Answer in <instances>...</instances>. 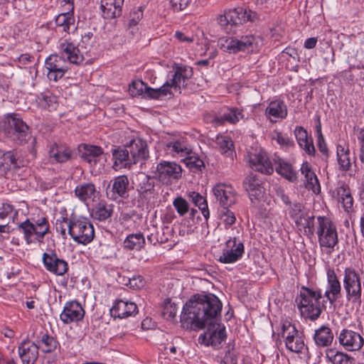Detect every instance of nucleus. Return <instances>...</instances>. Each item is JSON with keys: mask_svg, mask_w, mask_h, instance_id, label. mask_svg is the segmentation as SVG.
I'll list each match as a JSON object with an SVG mask.
<instances>
[{"mask_svg": "<svg viewBox=\"0 0 364 364\" xmlns=\"http://www.w3.org/2000/svg\"><path fill=\"white\" fill-rule=\"evenodd\" d=\"M193 75L192 68L183 65L173 67V73L168 75L165 83L159 88L149 87L141 80L132 82L129 86V92L133 96L146 94L151 99H159L176 92L181 93V89L186 87L187 82Z\"/></svg>", "mask_w": 364, "mask_h": 364, "instance_id": "nucleus-1", "label": "nucleus"}, {"mask_svg": "<svg viewBox=\"0 0 364 364\" xmlns=\"http://www.w3.org/2000/svg\"><path fill=\"white\" fill-rule=\"evenodd\" d=\"M223 304L213 294H194L186 303L182 318L190 324L203 328L206 321L220 314Z\"/></svg>", "mask_w": 364, "mask_h": 364, "instance_id": "nucleus-2", "label": "nucleus"}, {"mask_svg": "<svg viewBox=\"0 0 364 364\" xmlns=\"http://www.w3.org/2000/svg\"><path fill=\"white\" fill-rule=\"evenodd\" d=\"M18 230L23 234L26 245L42 243L50 232V223L48 217L42 213L21 223Z\"/></svg>", "mask_w": 364, "mask_h": 364, "instance_id": "nucleus-3", "label": "nucleus"}, {"mask_svg": "<svg viewBox=\"0 0 364 364\" xmlns=\"http://www.w3.org/2000/svg\"><path fill=\"white\" fill-rule=\"evenodd\" d=\"M262 44V39L252 34L236 37H223L218 41L220 49L229 54H237L240 52L256 53Z\"/></svg>", "mask_w": 364, "mask_h": 364, "instance_id": "nucleus-4", "label": "nucleus"}, {"mask_svg": "<svg viewBox=\"0 0 364 364\" xmlns=\"http://www.w3.org/2000/svg\"><path fill=\"white\" fill-rule=\"evenodd\" d=\"M0 133L18 144H23L29 139L28 125L16 114H8L0 120Z\"/></svg>", "mask_w": 364, "mask_h": 364, "instance_id": "nucleus-5", "label": "nucleus"}, {"mask_svg": "<svg viewBox=\"0 0 364 364\" xmlns=\"http://www.w3.org/2000/svg\"><path fill=\"white\" fill-rule=\"evenodd\" d=\"M298 307L301 315L311 321L316 320L321 314V290L303 286L300 289Z\"/></svg>", "mask_w": 364, "mask_h": 364, "instance_id": "nucleus-6", "label": "nucleus"}, {"mask_svg": "<svg viewBox=\"0 0 364 364\" xmlns=\"http://www.w3.org/2000/svg\"><path fill=\"white\" fill-rule=\"evenodd\" d=\"M316 234L321 248L333 250L338 242L336 225L327 216L316 217Z\"/></svg>", "mask_w": 364, "mask_h": 364, "instance_id": "nucleus-7", "label": "nucleus"}, {"mask_svg": "<svg viewBox=\"0 0 364 364\" xmlns=\"http://www.w3.org/2000/svg\"><path fill=\"white\" fill-rule=\"evenodd\" d=\"M343 287L346 300L353 304H361L362 279L359 273L353 267H346L343 274Z\"/></svg>", "mask_w": 364, "mask_h": 364, "instance_id": "nucleus-8", "label": "nucleus"}, {"mask_svg": "<svg viewBox=\"0 0 364 364\" xmlns=\"http://www.w3.org/2000/svg\"><path fill=\"white\" fill-rule=\"evenodd\" d=\"M257 14L242 7H237L225 11L218 18L219 25L227 32L231 31L233 26L241 24L246 21H254Z\"/></svg>", "mask_w": 364, "mask_h": 364, "instance_id": "nucleus-9", "label": "nucleus"}, {"mask_svg": "<svg viewBox=\"0 0 364 364\" xmlns=\"http://www.w3.org/2000/svg\"><path fill=\"white\" fill-rule=\"evenodd\" d=\"M69 235L77 243L87 245L94 239V227L87 218H74L70 220Z\"/></svg>", "mask_w": 364, "mask_h": 364, "instance_id": "nucleus-10", "label": "nucleus"}, {"mask_svg": "<svg viewBox=\"0 0 364 364\" xmlns=\"http://www.w3.org/2000/svg\"><path fill=\"white\" fill-rule=\"evenodd\" d=\"M279 334L284 339L285 346L289 351L299 353L305 348L302 333L299 332L295 325L290 321H284L282 323Z\"/></svg>", "mask_w": 364, "mask_h": 364, "instance_id": "nucleus-11", "label": "nucleus"}, {"mask_svg": "<svg viewBox=\"0 0 364 364\" xmlns=\"http://www.w3.org/2000/svg\"><path fill=\"white\" fill-rule=\"evenodd\" d=\"M244 253L243 242L237 237H230L225 242L217 260L223 264H233L239 261Z\"/></svg>", "mask_w": 364, "mask_h": 364, "instance_id": "nucleus-12", "label": "nucleus"}, {"mask_svg": "<svg viewBox=\"0 0 364 364\" xmlns=\"http://www.w3.org/2000/svg\"><path fill=\"white\" fill-rule=\"evenodd\" d=\"M182 171L175 162L161 161L156 166L155 176L163 184L171 185L181 178Z\"/></svg>", "mask_w": 364, "mask_h": 364, "instance_id": "nucleus-13", "label": "nucleus"}, {"mask_svg": "<svg viewBox=\"0 0 364 364\" xmlns=\"http://www.w3.org/2000/svg\"><path fill=\"white\" fill-rule=\"evenodd\" d=\"M42 262L46 269L55 275L63 276L68 271V262L55 250L48 249L42 255Z\"/></svg>", "mask_w": 364, "mask_h": 364, "instance_id": "nucleus-14", "label": "nucleus"}, {"mask_svg": "<svg viewBox=\"0 0 364 364\" xmlns=\"http://www.w3.org/2000/svg\"><path fill=\"white\" fill-rule=\"evenodd\" d=\"M47 77L50 80L57 82L61 79L68 70L67 61L59 55H50L45 61Z\"/></svg>", "mask_w": 364, "mask_h": 364, "instance_id": "nucleus-15", "label": "nucleus"}, {"mask_svg": "<svg viewBox=\"0 0 364 364\" xmlns=\"http://www.w3.org/2000/svg\"><path fill=\"white\" fill-rule=\"evenodd\" d=\"M338 341L343 349L349 352L359 351L364 345V338L359 333L347 328L340 331Z\"/></svg>", "mask_w": 364, "mask_h": 364, "instance_id": "nucleus-16", "label": "nucleus"}, {"mask_svg": "<svg viewBox=\"0 0 364 364\" xmlns=\"http://www.w3.org/2000/svg\"><path fill=\"white\" fill-rule=\"evenodd\" d=\"M82 158L89 164L96 172H101L104 168V161L106 160L102 147L99 146L84 144Z\"/></svg>", "mask_w": 364, "mask_h": 364, "instance_id": "nucleus-17", "label": "nucleus"}, {"mask_svg": "<svg viewBox=\"0 0 364 364\" xmlns=\"http://www.w3.org/2000/svg\"><path fill=\"white\" fill-rule=\"evenodd\" d=\"M326 286L324 296L330 304L335 303L341 296V284L333 268L330 266L326 267Z\"/></svg>", "mask_w": 364, "mask_h": 364, "instance_id": "nucleus-18", "label": "nucleus"}, {"mask_svg": "<svg viewBox=\"0 0 364 364\" xmlns=\"http://www.w3.org/2000/svg\"><path fill=\"white\" fill-rule=\"evenodd\" d=\"M85 310L81 304L77 300L67 301L60 314V320L64 324H70L82 320Z\"/></svg>", "mask_w": 364, "mask_h": 364, "instance_id": "nucleus-19", "label": "nucleus"}, {"mask_svg": "<svg viewBox=\"0 0 364 364\" xmlns=\"http://www.w3.org/2000/svg\"><path fill=\"white\" fill-rule=\"evenodd\" d=\"M213 192L216 200L223 207H230L236 203V192L230 184L218 183L213 187Z\"/></svg>", "mask_w": 364, "mask_h": 364, "instance_id": "nucleus-20", "label": "nucleus"}, {"mask_svg": "<svg viewBox=\"0 0 364 364\" xmlns=\"http://www.w3.org/2000/svg\"><path fill=\"white\" fill-rule=\"evenodd\" d=\"M134 183L141 199L149 200L154 197V181L149 176L144 173H139L136 175Z\"/></svg>", "mask_w": 364, "mask_h": 364, "instance_id": "nucleus-21", "label": "nucleus"}, {"mask_svg": "<svg viewBox=\"0 0 364 364\" xmlns=\"http://www.w3.org/2000/svg\"><path fill=\"white\" fill-rule=\"evenodd\" d=\"M249 164L253 170L262 173L269 175L274 171V168L267 154L262 150L250 153L249 154Z\"/></svg>", "mask_w": 364, "mask_h": 364, "instance_id": "nucleus-22", "label": "nucleus"}, {"mask_svg": "<svg viewBox=\"0 0 364 364\" xmlns=\"http://www.w3.org/2000/svg\"><path fill=\"white\" fill-rule=\"evenodd\" d=\"M60 57L72 64H80L83 60V55L78 47L68 40H64L58 46Z\"/></svg>", "mask_w": 364, "mask_h": 364, "instance_id": "nucleus-23", "label": "nucleus"}, {"mask_svg": "<svg viewBox=\"0 0 364 364\" xmlns=\"http://www.w3.org/2000/svg\"><path fill=\"white\" fill-rule=\"evenodd\" d=\"M138 308L134 302L119 299L114 301L110 309V314L114 318H124L135 316Z\"/></svg>", "mask_w": 364, "mask_h": 364, "instance_id": "nucleus-24", "label": "nucleus"}, {"mask_svg": "<svg viewBox=\"0 0 364 364\" xmlns=\"http://www.w3.org/2000/svg\"><path fill=\"white\" fill-rule=\"evenodd\" d=\"M333 197L336 200L338 203L348 213L354 212V200L351 194L350 188L342 183L333 191Z\"/></svg>", "mask_w": 364, "mask_h": 364, "instance_id": "nucleus-25", "label": "nucleus"}, {"mask_svg": "<svg viewBox=\"0 0 364 364\" xmlns=\"http://www.w3.org/2000/svg\"><path fill=\"white\" fill-rule=\"evenodd\" d=\"M132 157V162L136 164L146 161L149 156V149L145 141L140 138H134L131 140L127 146Z\"/></svg>", "mask_w": 364, "mask_h": 364, "instance_id": "nucleus-26", "label": "nucleus"}, {"mask_svg": "<svg viewBox=\"0 0 364 364\" xmlns=\"http://www.w3.org/2000/svg\"><path fill=\"white\" fill-rule=\"evenodd\" d=\"M19 358L22 364H35L38 358V348L35 342L24 341L18 348Z\"/></svg>", "mask_w": 364, "mask_h": 364, "instance_id": "nucleus-27", "label": "nucleus"}, {"mask_svg": "<svg viewBox=\"0 0 364 364\" xmlns=\"http://www.w3.org/2000/svg\"><path fill=\"white\" fill-rule=\"evenodd\" d=\"M265 116L271 122L285 119L287 116V107L284 101L276 100L270 102L265 109Z\"/></svg>", "mask_w": 364, "mask_h": 364, "instance_id": "nucleus-28", "label": "nucleus"}, {"mask_svg": "<svg viewBox=\"0 0 364 364\" xmlns=\"http://www.w3.org/2000/svg\"><path fill=\"white\" fill-rule=\"evenodd\" d=\"M300 170L305 178L306 188L312 191L315 194H318L321 192V186L312 166L305 161L301 164Z\"/></svg>", "mask_w": 364, "mask_h": 364, "instance_id": "nucleus-29", "label": "nucleus"}, {"mask_svg": "<svg viewBox=\"0 0 364 364\" xmlns=\"http://www.w3.org/2000/svg\"><path fill=\"white\" fill-rule=\"evenodd\" d=\"M166 151L167 154L173 158L183 159L192 154V149L183 139L173 140L166 144Z\"/></svg>", "mask_w": 364, "mask_h": 364, "instance_id": "nucleus-30", "label": "nucleus"}, {"mask_svg": "<svg viewBox=\"0 0 364 364\" xmlns=\"http://www.w3.org/2000/svg\"><path fill=\"white\" fill-rule=\"evenodd\" d=\"M35 343L38 350H40L44 353H53L60 346L56 338L50 336L47 331H41L37 336Z\"/></svg>", "mask_w": 364, "mask_h": 364, "instance_id": "nucleus-31", "label": "nucleus"}, {"mask_svg": "<svg viewBox=\"0 0 364 364\" xmlns=\"http://www.w3.org/2000/svg\"><path fill=\"white\" fill-rule=\"evenodd\" d=\"M294 134L299 146L307 154L311 156H314L315 155L316 150L311 136H309L306 130L302 127H296Z\"/></svg>", "mask_w": 364, "mask_h": 364, "instance_id": "nucleus-32", "label": "nucleus"}, {"mask_svg": "<svg viewBox=\"0 0 364 364\" xmlns=\"http://www.w3.org/2000/svg\"><path fill=\"white\" fill-rule=\"evenodd\" d=\"M124 0H102L101 9L105 18H114L120 16Z\"/></svg>", "mask_w": 364, "mask_h": 364, "instance_id": "nucleus-33", "label": "nucleus"}, {"mask_svg": "<svg viewBox=\"0 0 364 364\" xmlns=\"http://www.w3.org/2000/svg\"><path fill=\"white\" fill-rule=\"evenodd\" d=\"M77 198L85 203L93 201L97 195L95 186L92 183H82L75 188Z\"/></svg>", "mask_w": 364, "mask_h": 364, "instance_id": "nucleus-34", "label": "nucleus"}, {"mask_svg": "<svg viewBox=\"0 0 364 364\" xmlns=\"http://www.w3.org/2000/svg\"><path fill=\"white\" fill-rule=\"evenodd\" d=\"M325 355L327 361L332 364H354L355 362L353 357L335 348H327Z\"/></svg>", "mask_w": 364, "mask_h": 364, "instance_id": "nucleus-35", "label": "nucleus"}, {"mask_svg": "<svg viewBox=\"0 0 364 364\" xmlns=\"http://www.w3.org/2000/svg\"><path fill=\"white\" fill-rule=\"evenodd\" d=\"M55 214V230L63 238H66L67 230L69 233L70 220L68 213L65 207L56 209Z\"/></svg>", "mask_w": 364, "mask_h": 364, "instance_id": "nucleus-36", "label": "nucleus"}, {"mask_svg": "<svg viewBox=\"0 0 364 364\" xmlns=\"http://www.w3.org/2000/svg\"><path fill=\"white\" fill-rule=\"evenodd\" d=\"M112 156L114 159V168L116 169L122 167L129 168L132 164H134V163L132 162V157L127 147L126 149L118 148L114 149Z\"/></svg>", "mask_w": 364, "mask_h": 364, "instance_id": "nucleus-37", "label": "nucleus"}, {"mask_svg": "<svg viewBox=\"0 0 364 364\" xmlns=\"http://www.w3.org/2000/svg\"><path fill=\"white\" fill-rule=\"evenodd\" d=\"M334 338L332 330L326 326H322L315 331L314 341L318 347H328L333 343Z\"/></svg>", "mask_w": 364, "mask_h": 364, "instance_id": "nucleus-38", "label": "nucleus"}, {"mask_svg": "<svg viewBox=\"0 0 364 364\" xmlns=\"http://www.w3.org/2000/svg\"><path fill=\"white\" fill-rule=\"evenodd\" d=\"M146 243L144 236L141 232L129 234L123 242V247L127 250L140 251Z\"/></svg>", "mask_w": 364, "mask_h": 364, "instance_id": "nucleus-39", "label": "nucleus"}, {"mask_svg": "<svg viewBox=\"0 0 364 364\" xmlns=\"http://www.w3.org/2000/svg\"><path fill=\"white\" fill-rule=\"evenodd\" d=\"M0 164V174H6L12 168H19L17 159V153L15 151H9L4 153L1 157Z\"/></svg>", "mask_w": 364, "mask_h": 364, "instance_id": "nucleus-40", "label": "nucleus"}, {"mask_svg": "<svg viewBox=\"0 0 364 364\" xmlns=\"http://www.w3.org/2000/svg\"><path fill=\"white\" fill-rule=\"evenodd\" d=\"M337 159L340 169L343 171H350L352 162L348 146L338 144L337 146Z\"/></svg>", "mask_w": 364, "mask_h": 364, "instance_id": "nucleus-41", "label": "nucleus"}, {"mask_svg": "<svg viewBox=\"0 0 364 364\" xmlns=\"http://www.w3.org/2000/svg\"><path fill=\"white\" fill-rule=\"evenodd\" d=\"M56 28L59 32L69 33L70 26H74L75 19L70 11L60 14L55 20Z\"/></svg>", "mask_w": 364, "mask_h": 364, "instance_id": "nucleus-42", "label": "nucleus"}, {"mask_svg": "<svg viewBox=\"0 0 364 364\" xmlns=\"http://www.w3.org/2000/svg\"><path fill=\"white\" fill-rule=\"evenodd\" d=\"M129 186V179L127 176L122 175L115 177L112 181V190L114 194L121 198H125L127 196Z\"/></svg>", "mask_w": 364, "mask_h": 364, "instance_id": "nucleus-43", "label": "nucleus"}, {"mask_svg": "<svg viewBox=\"0 0 364 364\" xmlns=\"http://www.w3.org/2000/svg\"><path fill=\"white\" fill-rule=\"evenodd\" d=\"M205 336L208 337V345L215 348L218 347L226 338L225 327L218 324L215 330L207 333Z\"/></svg>", "mask_w": 364, "mask_h": 364, "instance_id": "nucleus-44", "label": "nucleus"}, {"mask_svg": "<svg viewBox=\"0 0 364 364\" xmlns=\"http://www.w3.org/2000/svg\"><path fill=\"white\" fill-rule=\"evenodd\" d=\"M36 101L40 107L48 109H55L58 103L57 97L49 91L38 95Z\"/></svg>", "mask_w": 364, "mask_h": 364, "instance_id": "nucleus-45", "label": "nucleus"}, {"mask_svg": "<svg viewBox=\"0 0 364 364\" xmlns=\"http://www.w3.org/2000/svg\"><path fill=\"white\" fill-rule=\"evenodd\" d=\"M112 211V205H108L105 202L101 201L92 208V215L94 218L102 221L111 217Z\"/></svg>", "mask_w": 364, "mask_h": 364, "instance_id": "nucleus-46", "label": "nucleus"}, {"mask_svg": "<svg viewBox=\"0 0 364 364\" xmlns=\"http://www.w3.org/2000/svg\"><path fill=\"white\" fill-rule=\"evenodd\" d=\"M189 198L191 199L192 202L200 210L201 213L205 218V220H208L210 217V212L206 199L196 192L190 193Z\"/></svg>", "mask_w": 364, "mask_h": 364, "instance_id": "nucleus-47", "label": "nucleus"}, {"mask_svg": "<svg viewBox=\"0 0 364 364\" xmlns=\"http://www.w3.org/2000/svg\"><path fill=\"white\" fill-rule=\"evenodd\" d=\"M276 171L290 181H293L296 178V172L294 171L291 165L284 161H279V166L276 168Z\"/></svg>", "mask_w": 364, "mask_h": 364, "instance_id": "nucleus-48", "label": "nucleus"}, {"mask_svg": "<svg viewBox=\"0 0 364 364\" xmlns=\"http://www.w3.org/2000/svg\"><path fill=\"white\" fill-rule=\"evenodd\" d=\"M50 158L59 163L67 161L70 157V151L63 147L53 146L50 150Z\"/></svg>", "mask_w": 364, "mask_h": 364, "instance_id": "nucleus-49", "label": "nucleus"}, {"mask_svg": "<svg viewBox=\"0 0 364 364\" xmlns=\"http://www.w3.org/2000/svg\"><path fill=\"white\" fill-rule=\"evenodd\" d=\"M216 144L223 154L230 155L233 151V141L228 136L220 135L216 137Z\"/></svg>", "mask_w": 364, "mask_h": 364, "instance_id": "nucleus-50", "label": "nucleus"}, {"mask_svg": "<svg viewBox=\"0 0 364 364\" xmlns=\"http://www.w3.org/2000/svg\"><path fill=\"white\" fill-rule=\"evenodd\" d=\"M289 213L297 225L301 223L302 219L304 218L306 215L303 205L300 203H295L290 205Z\"/></svg>", "mask_w": 364, "mask_h": 364, "instance_id": "nucleus-51", "label": "nucleus"}, {"mask_svg": "<svg viewBox=\"0 0 364 364\" xmlns=\"http://www.w3.org/2000/svg\"><path fill=\"white\" fill-rule=\"evenodd\" d=\"M219 218L225 229L230 228L236 222L235 213L229 210L228 207H223V208L220 210Z\"/></svg>", "mask_w": 364, "mask_h": 364, "instance_id": "nucleus-52", "label": "nucleus"}, {"mask_svg": "<svg viewBox=\"0 0 364 364\" xmlns=\"http://www.w3.org/2000/svg\"><path fill=\"white\" fill-rule=\"evenodd\" d=\"M177 311V305L171 299H166L163 305V317L166 320H173L176 317Z\"/></svg>", "mask_w": 364, "mask_h": 364, "instance_id": "nucleus-53", "label": "nucleus"}, {"mask_svg": "<svg viewBox=\"0 0 364 364\" xmlns=\"http://www.w3.org/2000/svg\"><path fill=\"white\" fill-rule=\"evenodd\" d=\"M224 114L227 122L232 124H237L240 119L244 118L243 110L236 107L229 108Z\"/></svg>", "mask_w": 364, "mask_h": 364, "instance_id": "nucleus-54", "label": "nucleus"}, {"mask_svg": "<svg viewBox=\"0 0 364 364\" xmlns=\"http://www.w3.org/2000/svg\"><path fill=\"white\" fill-rule=\"evenodd\" d=\"M181 161L191 169H199L204 165L203 161L200 159L196 156L192 155V154L183 157Z\"/></svg>", "mask_w": 364, "mask_h": 364, "instance_id": "nucleus-55", "label": "nucleus"}, {"mask_svg": "<svg viewBox=\"0 0 364 364\" xmlns=\"http://www.w3.org/2000/svg\"><path fill=\"white\" fill-rule=\"evenodd\" d=\"M173 205L179 215L183 216L189 210V204L182 197H177L173 201Z\"/></svg>", "mask_w": 364, "mask_h": 364, "instance_id": "nucleus-56", "label": "nucleus"}, {"mask_svg": "<svg viewBox=\"0 0 364 364\" xmlns=\"http://www.w3.org/2000/svg\"><path fill=\"white\" fill-rule=\"evenodd\" d=\"M272 139L276 141L282 148L289 147L293 144L292 141L289 139L287 134H283L277 131H274L272 132Z\"/></svg>", "mask_w": 364, "mask_h": 364, "instance_id": "nucleus-57", "label": "nucleus"}, {"mask_svg": "<svg viewBox=\"0 0 364 364\" xmlns=\"http://www.w3.org/2000/svg\"><path fill=\"white\" fill-rule=\"evenodd\" d=\"M143 17V10L141 7L134 9L130 12L128 26L129 27L136 26Z\"/></svg>", "mask_w": 364, "mask_h": 364, "instance_id": "nucleus-58", "label": "nucleus"}, {"mask_svg": "<svg viewBox=\"0 0 364 364\" xmlns=\"http://www.w3.org/2000/svg\"><path fill=\"white\" fill-rule=\"evenodd\" d=\"M354 133L358 139L360 145V159L364 164V129L355 128Z\"/></svg>", "mask_w": 364, "mask_h": 364, "instance_id": "nucleus-59", "label": "nucleus"}, {"mask_svg": "<svg viewBox=\"0 0 364 364\" xmlns=\"http://www.w3.org/2000/svg\"><path fill=\"white\" fill-rule=\"evenodd\" d=\"M243 185L246 191L248 193L249 191H252L253 189L259 187L261 186V182L256 176H249L246 178Z\"/></svg>", "mask_w": 364, "mask_h": 364, "instance_id": "nucleus-60", "label": "nucleus"}, {"mask_svg": "<svg viewBox=\"0 0 364 364\" xmlns=\"http://www.w3.org/2000/svg\"><path fill=\"white\" fill-rule=\"evenodd\" d=\"M174 37L178 41V42L187 44L193 43L195 38L193 34L181 31H176L175 32Z\"/></svg>", "mask_w": 364, "mask_h": 364, "instance_id": "nucleus-61", "label": "nucleus"}, {"mask_svg": "<svg viewBox=\"0 0 364 364\" xmlns=\"http://www.w3.org/2000/svg\"><path fill=\"white\" fill-rule=\"evenodd\" d=\"M317 136H318V147L319 151L323 154H328V148L321 132V125L317 127Z\"/></svg>", "mask_w": 364, "mask_h": 364, "instance_id": "nucleus-62", "label": "nucleus"}, {"mask_svg": "<svg viewBox=\"0 0 364 364\" xmlns=\"http://www.w3.org/2000/svg\"><path fill=\"white\" fill-rule=\"evenodd\" d=\"M127 284L129 285L131 288L140 289L144 286L145 281L143 277L137 275L129 279Z\"/></svg>", "mask_w": 364, "mask_h": 364, "instance_id": "nucleus-63", "label": "nucleus"}, {"mask_svg": "<svg viewBox=\"0 0 364 364\" xmlns=\"http://www.w3.org/2000/svg\"><path fill=\"white\" fill-rule=\"evenodd\" d=\"M192 0H171V6L175 11H182L185 9Z\"/></svg>", "mask_w": 364, "mask_h": 364, "instance_id": "nucleus-64", "label": "nucleus"}]
</instances>
